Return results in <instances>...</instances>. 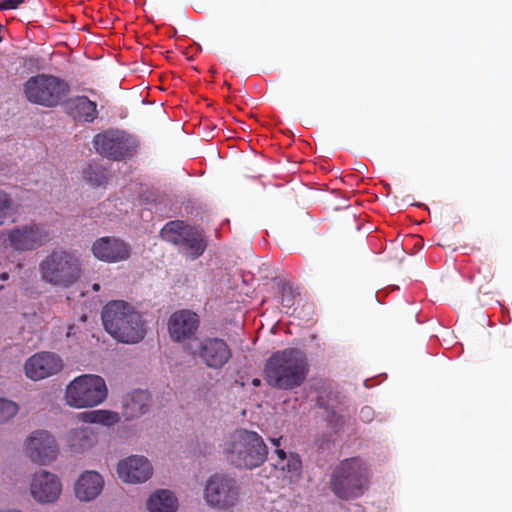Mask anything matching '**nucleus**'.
<instances>
[{"instance_id": "1", "label": "nucleus", "mask_w": 512, "mask_h": 512, "mask_svg": "<svg viewBox=\"0 0 512 512\" xmlns=\"http://www.w3.org/2000/svg\"><path fill=\"white\" fill-rule=\"evenodd\" d=\"M105 330L118 342L135 344L146 334L141 313L130 303L114 300L107 303L101 313Z\"/></svg>"}, {"instance_id": "2", "label": "nucleus", "mask_w": 512, "mask_h": 512, "mask_svg": "<svg viewBox=\"0 0 512 512\" xmlns=\"http://www.w3.org/2000/svg\"><path fill=\"white\" fill-rule=\"evenodd\" d=\"M309 372L305 354L295 348L275 352L265 366V379L272 387L293 389L304 383Z\"/></svg>"}, {"instance_id": "3", "label": "nucleus", "mask_w": 512, "mask_h": 512, "mask_svg": "<svg viewBox=\"0 0 512 512\" xmlns=\"http://www.w3.org/2000/svg\"><path fill=\"white\" fill-rule=\"evenodd\" d=\"M223 454L236 468L254 469L265 462L268 448L257 432L237 429L225 439Z\"/></svg>"}, {"instance_id": "4", "label": "nucleus", "mask_w": 512, "mask_h": 512, "mask_svg": "<svg viewBox=\"0 0 512 512\" xmlns=\"http://www.w3.org/2000/svg\"><path fill=\"white\" fill-rule=\"evenodd\" d=\"M39 274L41 280L49 285L69 288L82 275L80 257L71 251L53 250L39 263Z\"/></svg>"}, {"instance_id": "5", "label": "nucleus", "mask_w": 512, "mask_h": 512, "mask_svg": "<svg viewBox=\"0 0 512 512\" xmlns=\"http://www.w3.org/2000/svg\"><path fill=\"white\" fill-rule=\"evenodd\" d=\"M108 397L105 379L97 374H82L65 387L63 401L72 409H92L103 404Z\"/></svg>"}, {"instance_id": "6", "label": "nucleus", "mask_w": 512, "mask_h": 512, "mask_svg": "<svg viewBox=\"0 0 512 512\" xmlns=\"http://www.w3.org/2000/svg\"><path fill=\"white\" fill-rule=\"evenodd\" d=\"M202 500L210 510L234 512L242 501L241 486L226 474H212L203 483Z\"/></svg>"}, {"instance_id": "7", "label": "nucleus", "mask_w": 512, "mask_h": 512, "mask_svg": "<svg viewBox=\"0 0 512 512\" xmlns=\"http://www.w3.org/2000/svg\"><path fill=\"white\" fill-rule=\"evenodd\" d=\"M368 469L362 460L351 458L342 461L332 477V489L340 498L361 496L368 486Z\"/></svg>"}, {"instance_id": "8", "label": "nucleus", "mask_w": 512, "mask_h": 512, "mask_svg": "<svg viewBox=\"0 0 512 512\" xmlns=\"http://www.w3.org/2000/svg\"><path fill=\"white\" fill-rule=\"evenodd\" d=\"M26 99L44 107H55L67 96L68 84L62 79L46 74L30 77L24 84Z\"/></svg>"}, {"instance_id": "9", "label": "nucleus", "mask_w": 512, "mask_h": 512, "mask_svg": "<svg viewBox=\"0 0 512 512\" xmlns=\"http://www.w3.org/2000/svg\"><path fill=\"white\" fill-rule=\"evenodd\" d=\"M161 237L177 245L180 251L191 259L199 257L206 248L202 233L181 221H171L161 230Z\"/></svg>"}, {"instance_id": "10", "label": "nucleus", "mask_w": 512, "mask_h": 512, "mask_svg": "<svg viewBox=\"0 0 512 512\" xmlns=\"http://www.w3.org/2000/svg\"><path fill=\"white\" fill-rule=\"evenodd\" d=\"M22 448L24 455L37 465H49L59 455V445L56 437L45 429L30 432L25 437Z\"/></svg>"}, {"instance_id": "11", "label": "nucleus", "mask_w": 512, "mask_h": 512, "mask_svg": "<svg viewBox=\"0 0 512 512\" xmlns=\"http://www.w3.org/2000/svg\"><path fill=\"white\" fill-rule=\"evenodd\" d=\"M3 243L16 251H32L50 241L48 230L41 224L29 222L1 234Z\"/></svg>"}, {"instance_id": "12", "label": "nucleus", "mask_w": 512, "mask_h": 512, "mask_svg": "<svg viewBox=\"0 0 512 512\" xmlns=\"http://www.w3.org/2000/svg\"><path fill=\"white\" fill-rule=\"evenodd\" d=\"M28 493L38 505H53L62 496L63 483L56 473L38 469L29 476Z\"/></svg>"}, {"instance_id": "13", "label": "nucleus", "mask_w": 512, "mask_h": 512, "mask_svg": "<svg viewBox=\"0 0 512 512\" xmlns=\"http://www.w3.org/2000/svg\"><path fill=\"white\" fill-rule=\"evenodd\" d=\"M115 469L117 478L127 485H142L154 475L151 460L142 454H131L119 459Z\"/></svg>"}, {"instance_id": "14", "label": "nucleus", "mask_w": 512, "mask_h": 512, "mask_svg": "<svg viewBox=\"0 0 512 512\" xmlns=\"http://www.w3.org/2000/svg\"><path fill=\"white\" fill-rule=\"evenodd\" d=\"M187 350L212 369L222 368L232 356L228 344L220 338H203L195 345L190 343Z\"/></svg>"}, {"instance_id": "15", "label": "nucleus", "mask_w": 512, "mask_h": 512, "mask_svg": "<svg viewBox=\"0 0 512 512\" xmlns=\"http://www.w3.org/2000/svg\"><path fill=\"white\" fill-rule=\"evenodd\" d=\"M63 369L64 361L62 357L51 351L36 352L28 357L23 364L25 376L34 382L53 377Z\"/></svg>"}, {"instance_id": "16", "label": "nucleus", "mask_w": 512, "mask_h": 512, "mask_svg": "<svg viewBox=\"0 0 512 512\" xmlns=\"http://www.w3.org/2000/svg\"><path fill=\"white\" fill-rule=\"evenodd\" d=\"M269 441L274 447L271 456L274 469L284 479L289 481L298 480L302 473L300 456L296 452L286 449L285 440L282 436L270 437Z\"/></svg>"}, {"instance_id": "17", "label": "nucleus", "mask_w": 512, "mask_h": 512, "mask_svg": "<svg viewBox=\"0 0 512 512\" xmlns=\"http://www.w3.org/2000/svg\"><path fill=\"white\" fill-rule=\"evenodd\" d=\"M105 489V478L97 470L86 469L79 473L73 482L72 490L79 503H91L97 500Z\"/></svg>"}, {"instance_id": "18", "label": "nucleus", "mask_w": 512, "mask_h": 512, "mask_svg": "<svg viewBox=\"0 0 512 512\" xmlns=\"http://www.w3.org/2000/svg\"><path fill=\"white\" fill-rule=\"evenodd\" d=\"M66 452L72 456H83L98 445L96 430L87 425L73 427L66 431L62 438Z\"/></svg>"}, {"instance_id": "19", "label": "nucleus", "mask_w": 512, "mask_h": 512, "mask_svg": "<svg viewBox=\"0 0 512 512\" xmlns=\"http://www.w3.org/2000/svg\"><path fill=\"white\" fill-rule=\"evenodd\" d=\"M198 315L188 309L175 311L168 319V333L173 342L185 343L190 341L199 328Z\"/></svg>"}, {"instance_id": "20", "label": "nucleus", "mask_w": 512, "mask_h": 512, "mask_svg": "<svg viewBox=\"0 0 512 512\" xmlns=\"http://www.w3.org/2000/svg\"><path fill=\"white\" fill-rule=\"evenodd\" d=\"M94 145L98 153L115 160L132 153V141L122 131H108L94 137Z\"/></svg>"}, {"instance_id": "21", "label": "nucleus", "mask_w": 512, "mask_h": 512, "mask_svg": "<svg viewBox=\"0 0 512 512\" xmlns=\"http://www.w3.org/2000/svg\"><path fill=\"white\" fill-rule=\"evenodd\" d=\"M91 252L99 261L118 263L130 258L131 248L128 243L120 238L105 236L93 242Z\"/></svg>"}, {"instance_id": "22", "label": "nucleus", "mask_w": 512, "mask_h": 512, "mask_svg": "<svg viewBox=\"0 0 512 512\" xmlns=\"http://www.w3.org/2000/svg\"><path fill=\"white\" fill-rule=\"evenodd\" d=\"M145 508L148 512H177L179 500L169 489H157L146 499Z\"/></svg>"}, {"instance_id": "23", "label": "nucleus", "mask_w": 512, "mask_h": 512, "mask_svg": "<svg viewBox=\"0 0 512 512\" xmlns=\"http://www.w3.org/2000/svg\"><path fill=\"white\" fill-rule=\"evenodd\" d=\"M150 407V394L144 390H136L128 394L123 403V414L126 419H136L146 414Z\"/></svg>"}, {"instance_id": "24", "label": "nucleus", "mask_w": 512, "mask_h": 512, "mask_svg": "<svg viewBox=\"0 0 512 512\" xmlns=\"http://www.w3.org/2000/svg\"><path fill=\"white\" fill-rule=\"evenodd\" d=\"M79 419L90 425L112 428L121 421L119 412L110 409H92L79 415Z\"/></svg>"}, {"instance_id": "25", "label": "nucleus", "mask_w": 512, "mask_h": 512, "mask_svg": "<svg viewBox=\"0 0 512 512\" xmlns=\"http://www.w3.org/2000/svg\"><path fill=\"white\" fill-rule=\"evenodd\" d=\"M70 114L77 119L92 122L97 117V105L85 96L72 99L68 104Z\"/></svg>"}, {"instance_id": "26", "label": "nucleus", "mask_w": 512, "mask_h": 512, "mask_svg": "<svg viewBox=\"0 0 512 512\" xmlns=\"http://www.w3.org/2000/svg\"><path fill=\"white\" fill-rule=\"evenodd\" d=\"M16 211V205L11 195L0 189V226L13 219Z\"/></svg>"}, {"instance_id": "27", "label": "nucleus", "mask_w": 512, "mask_h": 512, "mask_svg": "<svg viewBox=\"0 0 512 512\" xmlns=\"http://www.w3.org/2000/svg\"><path fill=\"white\" fill-rule=\"evenodd\" d=\"M19 412V405L7 398L0 397V425L12 421Z\"/></svg>"}, {"instance_id": "28", "label": "nucleus", "mask_w": 512, "mask_h": 512, "mask_svg": "<svg viewBox=\"0 0 512 512\" xmlns=\"http://www.w3.org/2000/svg\"><path fill=\"white\" fill-rule=\"evenodd\" d=\"M281 302L284 306L290 307L292 303V290L289 286H283Z\"/></svg>"}, {"instance_id": "29", "label": "nucleus", "mask_w": 512, "mask_h": 512, "mask_svg": "<svg viewBox=\"0 0 512 512\" xmlns=\"http://www.w3.org/2000/svg\"><path fill=\"white\" fill-rule=\"evenodd\" d=\"M25 0H3L0 3L1 10L17 9Z\"/></svg>"}, {"instance_id": "30", "label": "nucleus", "mask_w": 512, "mask_h": 512, "mask_svg": "<svg viewBox=\"0 0 512 512\" xmlns=\"http://www.w3.org/2000/svg\"><path fill=\"white\" fill-rule=\"evenodd\" d=\"M75 335V326L71 325L68 327V331L66 333V336L69 338L71 336Z\"/></svg>"}, {"instance_id": "31", "label": "nucleus", "mask_w": 512, "mask_h": 512, "mask_svg": "<svg viewBox=\"0 0 512 512\" xmlns=\"http://www.w3.org/2000/svg\"><path fill=\"white\" fill-rule=\"evenodd\" d=\"M0 512H24V511L21 509L12 508V509H3V510H0Z\"/></svg>"}, {"instance_id": "32", "label": "nucleus", "mask_w": 512, "mask_h": 512, "mask_svg": "<svg viewBox=\"0 0 512 512\" xmlns=\"http://www.w3.org/2000/svg\"><path fill=\"white\" fill-rule=\"evenodd\" d=\"M8 277H9V275H8V273H6V272H3V273H1V274H0V279H1L2 281L7 280V279H8Z\"/></svg>"}, {"instance_id": "33", "label": "nucleus", "mask_w": 512, "mask_h": 512, "mask_svg": "<svg viewBox=\"0 0 512 512\" xmlns=\"http://www.w3.org/2000/svg\"><path fill=\"white\" fill-rule=\"evenodd\" d=\"M361 413L363 414V417L368 418L370 411L368 408H366V409H363Z\"/></svg>"}, {"instance_id": "34", "label": "nucleus", "mask_w": 512, "mask_h": 512, "mask_svg": "<svg viewBox=\"0 0 512 512\" xmlns=\"http://www.w3.org/2000/svg\"><path fill=\"white\" fill-rule=\"evenodd\" d=\"M92 289H93L94 291H99V289H100V285H99L98 283H95V284H93Z\"/></svg>"}, {"instance_id": "35", "label": "nucleus", "mask_w": 512, "mask_h": 512, "mask_svg": "<svg viewBox=\"0 0 512 512\" xmlns=\"http://www.w3.org/2000/svg\"><path fill=\"white\" fill-rule=\"evenodd\" d=\"M252 384H253L254 386H259V385H260V380H259V379H253V380H252Z\"/></svg>"}]
</instances>
